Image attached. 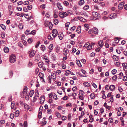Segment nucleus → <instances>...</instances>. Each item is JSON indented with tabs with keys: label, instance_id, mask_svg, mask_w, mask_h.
<instances>
[{
	"label": "nucleus",
	"instance_id": "obj_1",
	"mask_svg": "<svg viewBox=\"0 0 127 127\" xmlns=\"http://www.w3.org/2000/svg\"><path fill=\"white\" fill-rule=\"evenodd\" d=\"M16 57L14 54L10 55L9 58V61L10 63H13L16 61Z\"/></svg>",
	"mask_w": 127,
	"mask_h": 127
},
{
	"label": "nucleus",
	"instance_id": "obj_2",
	"mask_svg": "<svg viewBox=\"0 0 127 127\" xmlns=\"http://www.w3.org/2000/svg\"><path fill=\"white\" fill-rule=\"evenodd\" d=\"M92 15L93 17L94 18V20H95L96 19H98L100 18L98 13L96 12H93Z\"/></svg>",
	"mask_w": 127,
	"mask_h": 127
},
{
	"label": "nucleus",
	"instance_id": "obj_3",
	"mask_svg": "<svg viewBox=\"0 0 127 127\" xmlns=\"http://www.w3.org/2000/svg\"><path fill=\"white\" fill-rule=\"evenodd\" d=\"M84 48L87 47V50H90L92 48V46L91 45H90L89 42L87 43L84 46Z\"/></svg>",
	"mask_w": 127,
	"mask_h": 127
},
{
	"label": "nucleus",
	"instance_id": "obj_4",
	"mask_svg": "<svg viewBox=\"0 0 127 127\" xmlns=\"http://www.w3.org/2000/svg\"><path fill=\"white\" fill-rule=\"evenodd\" d=\"M42 58L43 59L45 60V62L47 64H49L50 61L47 56H46L45 55H43L42 56Z\"/></svg>",
	"mask_w": 127,
	"mask_h": 127
},
{
	"label": "nucleus",
	"instance_id": "obj_5",
	"mask_svg": "<svg viewBox=\"0 0 127 127\" xmlns=\"http://www.w3.org/2000/svg\"><path fill=\"white\" fill-rule=\"evenodd\" d=\"M59 15L61 18H63L66 17L67 15V14L65 12H63L59 13Z\"/></svg>",
	"mask_w": 127,
	"mask_h": 127
},
{
	"label": "nucleus",
	"instance_id": "obj_6",
	"mask_svg": "<svg viewBox=\"0 0 127 127\" xmlns=\"http://www.w3.org/2000/svg\"><path fill=\"white\" fill-rule=\"evenodd\" d=\"M49 96L50 98H51L53 97L55 100H57L58 99L56 95L54 93L49 94Z\"/></svg>",
	"mask_w": 127,
	"mask_h": 127
},
{
	"label": "nucleus",
	"instance_id": "obj_7",
	"mask_svg": "<svg viewBox=\"0 0 127 127\" xmlns=\"http://www.w3.org/2000/svg\"><path fill=\"white\" fill-rule=\"evenodd\" d=\"M35 53V51L34 50H32L29 52V56L30 57L32 58L33 57Z\"/></svg>",
	"mask_w": 127,
	"mask_h": 127
},
{
	"label": "nucleus",
	"instance_id": "obj_8",
	"mask_svg": "<svg viewBox=\"0 0 127 127\" xmlns=\"http://www.w3.org/2000/svg\"><path fill=\"white\" fill-rule=\"evenodd\" d=\"M58 33V31L56 29H53L52 32V34L53 37H55L57 35Z\"/></svg>",
	"mask_w": 127,
	"mask_h": 127
},
{
	"label": "nucleus",
	"instance_id": "obj_9",
	"mask_svg": "<svg viewBox=\"0 0 127 127\" xmlns=\"http://www.w3.org/2000/svg\"><path fill=\"white\" fill-rule=\"evenodd\" d=\"M38 75L41 79V81L43 83H45V81L43 79L44 77V74L42 73H40Z\"/></svg>",
	"mask_w": 127,
	"mask_h": 127
},
{
	"label": "nucleus",
	"instance_id": "obj_10",
	"mask_svg": "<svg viewBox=\"0 0 127 127\" xmlns=\"http://www.w3.org/2000/svg\"><path fill=\"white\" fill-rule=\"evenodd\" d=\"M104 44L102 40H100L99 41L98 43V47L100 48H101L103 46Z\"/></svg>",
	"mask_w": 127,
	"mask_h": 127
},
{
	"label": "nucleus",
	"instance_id": "obj_11",
	"mask_svg": "<svg viewBox=\"0 0 127 127\" xmlns=\"http://www.w3.org/2000/svg\"><path fill=\"white\" fill-rule=\"evenodd\" d=\"M117 15L116 13L111 14L109 16V17L110 19H113L117 17Z\"/></svg>",
	"mask_w": 127,
	"mask_h": 127
},
{
	"label": "nucleus",
	"instance_id": "obj_12",
	"mask_svg": "<svg viewBox=\"0 0 127 127\" xmlns=\"http://www.w3.org/2000/svg\"><path fill=\"white\" fill-rule=\"evenodd\" d=\"M69 52V50L66 48H64L63 50V53L64 55H66Z\"/></svg>",
	"mask_w": 127,
	"mask_h": 127
},
{
	"label": "nucleus",
	"instance_id": "obj_13",
	"mask_svg": "<svg viewBox=\"0 0 127 127\" xmlns=\"http://www.w3.org/2000/svg\"><path fill=\"white\" fill-rule=\"evenodd\" d=\"M57 7L59 9L61 10H63V7L61 4L59 2H58L57 4Z\"/></svg>",
	"mask_w": 127,
	"mask_h": 127
},
{
	"label": "nucleus",
	"instance_id": "obj_14",
	"mask_svg": "<svg viewBox=\"0 0 127 127\" xmlns=\"http://www.w3.org/2000/svg\"><path fill=\"white\" fill-rule=\"evenodd\" d=\"M45 97L44 96H41L40 97V103L42 104L44 103L45 101Z\"/></svg>",
	"mask_w": 127,
	"mask_h": 127
},
{
	"label": "nucleus",
	"instance_id": "obj_15",
	"mask_svg": "<svg viewBox=\"0 0 127 127\" xmlns=\"http://www.w3.org/2000/svg\"><path fill=\"white\" fill-rule=\"evenodd\" d=\"M123 74L122 72L120 73L119 74L117 75L118 79H120L122 78Z\"/></svg>",
	"mask_w": 127,
	"mask_h": 127
},
{
	"label": "nucleus",
	"instance_id": "obj_16",
	"mask_svg": "<svg viewBox=\"0 0 127 127\" xmlns=\"http://www.w3.org/2000/svg\"><path fill=\"white\" fill-rule=\"evenodd\" d=\"M27 87L26 86L24 87L23 90V93L24 94H26L27 93Z\"/></svg>",
	"mask_w": 127,
	"mask_h": 127
},
{
	"label": "nucleus",
	"instance_id": "obj_17",
	"mask_svg": "<svg viewBox=\"0 0 127 127\" xmlns=\"http://www.w3.org/2000/svg\"><path fill=\"white\" fill-rule=\"evenodd\" d=\"M40 59V56L39 54H36L35 57V60L36 61H38Z\"/></svg>",
	"mask_w": 127,
	"mask_h": 127
},
{
	"label": "nucleus",
	"instance_id": "obj_18",
	"mask_svg": "<svg viewBox=\"0 0 127 127\" xmlns=\"http://www.w3.org/2000/svg\"><path fill=\"white\" fill-rule=\"evenodd\" d=\"M123 2H121L120 3L118 6V9H119L120 10L122 9L123 8Z\"/></svg>",
	"mask_w": 127,
	"mask_h": 127
},
{
	"label": "nucleus",
	"instance_id": "obj_19",
	"mask_svg": "<svg viewBox=\"0 0 127 127\" xmlns=\"http://www.w3.org/2000/svg\"><path fill=\"white\" fill-rule=\"evenodd\" d=\"M109 88L110 90L112 91L115 89V87L114 85H111L109 87Z\"/></svg>",
	"mask_w": 127,
	"mask_h": 127
},
{
	"label": "nucleus",
	"instance_id": "obj_20",
	"mask_svg": "<svg viewBox=\"0 0 127 127\" xmlns=\"http://www.w3.org/2000/svg\"><path fill=\"white\" fill-rule=\"evenodd\" d=\"M93 32L95 34H97L98 33V30L96 28H94L93 29Z\"/></svg>",
	"mask_w": 127,
	"mask_h": 127
},
{
	"label": "nucleus",
	"instance_id": "obj_21",
	"mask_svg": "<svg viewBox=\"0 0 127 127\" xmlns=\"http://www.w3.org/2000/svg\"><path fill=\"white\" fill-rule=\"evenodd\" d=\"M53 44H51L49 46L48 48L49 49V52L50 53L52 51V50L53 49Z\"/></svg>",
	"mask_w": 127,
	"mask_h": 127
},
{
	"label": "nucleus",
	"instance_id": "obj_22",
	"mask_svg": "<svg viewBox=\"0 0 127 127\" xmlns=\"http://www.w3.org/2000/svg\"><path fill=\"white\" fill-rule=\"evenodd\" d=\"M14 105L15 104L14 102L12 101L11 102V107L12 109H14V110H15L16 109L14 107Z\"/></svg>",
	"mask_w": 127,
	"mask_h": 127
},
{
	"label": "nucleus",
	"instance_id": "obj_23",
	"mask_svg": "<svg viewBox=\"0 0 127 127\" xmlns=\"http://www.w3.org/2000/svg\"><path fill=\"white\" fill-rule=\"evenodd\" d=\"M77 18L80 21L83 22H85V20L83 18V17L80 16H78L77 17Z\"/></svg>",
	"mask_w": 127,
	"mask_h": 127
},
{
	"label": "nucleus",
	"instance_id": "obj_24",
	"mask_svg": "<svg viewBox=\"0 0 127 127\" xmlns=\"http://www.w3.org/2000/svg\"><path fill=\"white\" fill-rule=\"evenodd\" d=\"M0 43L2 45H5L6 44V42L3 40H1L0 41Z\"/></svg>",
	"mask_w": 127,
	"mask_h": 127
},
{
	"label": "nucleus",
	"instance_id": "obj_25",
	"mask_svg": "<svg viewBox=\"0 0 127 127\" xmlns=\"http://www.w3.org/2000/svg\"><path fill=\"white\" fill-rule=\"evenodd\" d=\"M4 51L6 53H7L9 51V49L6 47H5L3 49Z\"/></svg>",
	"mask_w": 127,
	"mask_h": 127
},
{
	"label": "nucleus",
	"instance_id": "obj_26",
	"mask_svg": "<svg viewBox=\"0 0 127 127\" xmlns=\"http://www.w3.org/2000/svg\"><path fill=\"white\" fill-rule=\"evenodd\" d=\"M83 85L85 87H89L90 86V84L88 82H85L83 83Z\"/></svg>",
	"mask_w": 127,
	"mask_h": 127
},
{
	"label": "nucleus",
	"instance_id": "obj_27",
	"mask_svg": "<svg viewBox=\"0 0 127 127\" xmlns=\"http://www.w3.org/2000/svg\"><path fill=\"white\" fill-rule=\"evenodd\" d=\"M25 107L26 108V107H27L28 110H29L30 111H31L32 110V108L29 105H27V104H25Z\"/></svg>",
	"mask_w": 127,
	"mask_h": 127
},
{
	"label": "nucleus",
	"instance_id": "obj_28",
	"mask_svg": "<svg viewBox=\"0 0 127 127\" xmlns=\"http://www.w3.org/2000/svg\"><path fill=\"white\" fill-rule=\"evenodd\" d=\"M76 63L77 65L79 67H81L82 66V65L81 64V63L80 62V61L79 60H76Z\"/></svg>",
	"mask_w": 127,
	"mask_h": 127
},
{
	"label": "nucleus",
	"instance_id": "obj_29",
	"mask_svg": "<svg viewBox=\"0 0 127 127\" xmlns=\"http://www.w3.org/2000/svg\"><path fill=\"white\" fill-rule=\"evenodd\" d=\"M113 58L114 60L116 61H117L119 60L118 57L116 55H114L113 56Z\"/></svg>",
	"mask_w": 127,
	"mask_h": 127
},
{
	"label": "nucleus",
	"instance_id": "obj_30",
	"mask_svg": "<svg viewBox=\"0 0 127 127\" xmlns=\"http://www.w3.org/2000/svg\"><path fill=\"white\" fill-rule=\"evenodd\" d=\"M41 50L43 51H44L45 50V47L44 45H42L40 47Z\"/></svg>",
	"mask_w": 127,
	"mask_h": 127
},
{
	"label": "nucleus",
	"instance_id": "obj_31",
	"mask_svg": "<svg viewBox=\"0 0 127 127\" xmlns=\"http://www.w3.org/2000/svg\"><path fill=\"white\" fill-rule=\"evenodd\" d=\"M43 63L42 62H39L38 64V65L40 68L43 67Z\"/></svg>",
	"mask_w": 127,
	"mask_h": 127
},
{
	"label": "nucleus",
	"instance_id": "obj_32",
	"mask_svg": "<svg viewBox=\"0 0 127 127\" xmlns=\"http://www.w3.org/2000/svg\"><path fill=\"white\" fill-rule=\"evenodd\" d=\"M58 36L59 39L61 40H62L63 38V35L62 32L60 34H58Z\"/></svg>",
	"mask_w": 127,
	"mask_h": 127
},
{
	"label": "nucleus",
	"instance_id": "obj_33",
	"mask_svg": "<svg viewBox=\"0 0 127 127\" xmlns=\"http://www.w3.org/2000/svg\"><path fill=\"white\" fill-rule=\"evenodd\" d=\"M84 27L86 31H87L89 29V27L88 25L85 24L84 25Z\"/></svg>",
	"mask_w": 127,
	"mask_h": 127
},
{
	"label": "nucleus",
	"instance_id": "obj_34",
	"mask_svg": "<svg viewBox=\"0 0 127 127\" xmlns=\"http://www.w3.org/2000/svg\"><path fill=\"white\" fill-rule=\"evenodd\" d=\"M71 73V71L69 70H66L65 72V75L66 76H67L69 75Z\"/></svg>",
	"mask_w": 127,
	"mask_h": 127
},
{
	"label": "nucleus",
	"instance_id": "obj_35",
	"mask_svg": "<svg viewBox=\"0 0 127 127\" xmlns=\"http://www.w3.org/2000/svg\"><path fill=\"white\" fill-rule=\"evenodd\" d=\"M84 3V0H80L79 2V3L80 5H83Z\"/></svg>",
	"mask_w": 127,
	"mask_h": 127
},
{
	"label": "nucleus",
	"instance_id": "obj_36",
	"mask_svg": "<svg viewBox=\"0 0 127 127\" xmlns=\"http://www.w3.org/2000/svg\"><path fill=\"white\" fill-rule=\"evenodd\" d=\"M81 30L80 29V27H78L76 30V32H77L78 34H79L81 32Z\"/></svg>",
	"mask_w": 127,
	"mask_h": 127
},
{
	"label": "nucleus",
	"instance_id": "obj_37",
	"mask_svg": "<svg viewBox=\"0 0 127 127\" xmlns=\"http://www.w3.org/2000/svg\"><path fill=\"white\" fill-rule=\"evenodd\" d=\"M54 23L55 25H56L58 23V21L57 19H55L54 20Z\"/></svg>",
	"mask_w": 127,
	"mask_h": 127
},
{
	"label": "nucleus",
	"instance_id": "obj_38",
	"mask_svg": "<svg viewBox=\"0 0 127 127\" xmlns=\"http://www.w3.org/2000/svg\"><path fill=\"white\" fill-rule=\"evenodd\" d=\"M23 27V25L22 24H20L19 25V28L20 29H22Z\"/></svg>",
	"mask_w": 127,
	"mask_h": 127
},
{
	"label": "nucleus",
	"instance_id": "obj_39",
	"mask_svg": "<svg viewBox=\"0 0 127 127\" xmlns=\"http://www.w3.org/2000/svg\"><path fill=\"white\" fill-rule=\"evenodd\" d=\"M34 93V91L33 90H31L30 93V95L31 97H32Z\"/></svg>",
	"mask_w": 127,
	"mask_h": 127
},
{
	"label": "nucleus",
	"instance_id": "obj_40",
	"mask_svg": "<svg viewBox=\"0 0 127 127\" xmlns=\"http://www.w3.org/2000/svg\"><path fill=\"white\" fill-rule=\"evenodd\" d=\"M51 76L52 77H53L52 79L53 80H54L56 78V76L55 75V74L54 73H52L51 74Z\"/></svg>",
	"mask_w": 127,
	"mask_h": 127
},
{
	"label": "nucleus",
	"instance_id": "obj_41",
	"mask_svg": "<svg viewBox=\"0 0 127 127\" xmlns=\"http://www.w3.org/2000/svg\"><path fill=\"white\" fill-rule=\"evenodd\" d=\"M76 14L77 15H83V14L84 13H83V12H77Z\"/></svg>",
	"mask_w": 127,
	"mask_h": 127
},
{
	"label": "nucleus",
	"instance_id": "obj_42",
	"mask_svg": "<svg viewBox=\"0 0 127 127\" xmlns=\"http://www.w3.org/2000/svg\"><path fill=\"white\" fill-rule=\"evenodd\" d=\"M117 75H115L114 76L112 77V79L113 81H115L117 79Z\"/></svg>",
	"mask_w": 127,
	"mask_h": 127
},
{
	"label": "nucleus",
	"instance_id": "obj_43",
	"mask_svg": "<svg viewBox=\"0 0 127 127\" xmlns=\"http://www.w3.org/2000/svg\"><path fill=\"white\" fill-rule=\"evenodd\" d=\"M63 4L65 5L66 6H68L69 5L68 2L67 1H64L63 2Z\"/></svg>",
	"mask_w": 127,
	"mask_h": 127
},
{
	"label": "nucleus",
	"instance_id": "obj_44",
	"mask_svg": "<svg viewBox=\"0 0 127 127\" xmlns=\"http://www.w3.org/2000/svg\"><path fill=\"white\" fill-rule=\"evenodd\" d=\"M42 115V112H41L39 111V113L38 114V117L40 119L41 118V116Z\"/></svg>",
	"mask_w": 127,
	"mask_h": 127
},
{
	"label": "nucleus",
	"instance_id": "obj_45",
	"mask_svg": "<svg viewBox=\"0 0 127 127\" xmlns=\"http://www.w3.org/2000/svg\"><path fill=\"white\" fill-rule=\"evenodd\" d=\"M19 114V111L18 110L16 111L15 114V116L17 117L18 116Z\"/></svg>",
	"mask_w": 127,
	"mask_h": 127
},
{
	"label": "nucleus",
	"instance_id": "obj_46",
	"mask_svg": "<svg viewBox=\"0 0 127 127\" xmlns=\"http://www.w3.org/2000/svg\"><path fill=\"white\" fill-rule=\"evenodd\" d=\"M32 65V62H29L28 64V66L29 67H31Z\"/></svg>",
	"mask_w": 127,
	"mask_h": 127
},
{
	"label": "nucleus",
	"instance_id": "obj_47",
	"mask_svg": "<svg viewBox=\"0 0 127 127\" xmlns=\"http://www.w3.org/2000/svg\"><path fill=\"white\" fill-rule=\"evenodd\" d=\"M0 27L3 30H4L5 29V27L3 24H1L0 25Z\"/></svg>",
	"mask_w": 127,
	"mask_h": 127
},
{
	"label": "nucleus",
	"instance_id": "obj_48",
	"mask_svg": "<svg viewBox=\"0 0 127 127\" xmlns=\"http://www.w3.org/2000/svg\"><path fill=\"white\" fill-rule=\"evenodd\" d=\"M121 64V63L119 62H117L116 63L115 65L117 67H119L120 66Z\"/></svg>",
	"mask_w": 127,
	"mask_h": 127
},
{
	"label": "nucleus",
	"instance_id": "obj_49",
	"mask_svg": "<svg viewBox=\"0 0 127 127\" xmlns=\"http://www.w3.org/2000/svg\"><path fill=\"white\" fill-rule=\"evenodd\" d=\"M70 24V23L69 22H67L65 24V26L66 27V29L67 30L68 29V27Z\"/></svg>",
	"mask_w": 127,
	"mask_h": 127
},
{
	"label": "nucleus",
	"instance_id": "obj_50",
	"mask_svg": "<svg viewBox=\"0 0 127 127\" xmlns=\"http://www.w3.org/2000/svg\"><path fill=\"white\" fill-rule=\"evenodd\" d=\"M27 41L29 43H31L32 42V40L31 38H29L27 40Z\"/></svg>",
	"mask_w": 127,
	"mask_h": 127
},
{
	"label": "nucleus",
	"instance_id": "obj_51",
	"mask_svg": "<svg viewBox=\"0 0 127 127\" xmlns=\"http://www.w3.org/2000/svg\"><path fill=\"white\" fill-rule=\"evenodd\" d=\"M117 71V70L116 69H113L111 71L112 74H115L116 73Z\"/></svg>",
	"mask_w": 127,
	"mask_h": 127
},
{
	"label": "nucleus",
	"instance_id": "obj_52",
	"mask_svg": "<svg viewBox=\"0 0 127 127\" xmlns=\"http://www.w3.org/2000/svg\"><path fill=\"white\" fill-rule=\"evenodd\" d=\"M23 125L24 127H27L28 124L27 122L26 121H25Z\"/></svg>",
	"mask_w": 127,
	"mask_h": 127
},
{
	"label": "nucleus",
	"instance_id": "obj_53",
	"mask_svg": "<svg viewBox=\"0 0 127 127\" xmlns=\"http://www.w3.org/2000/svg\"><path fill=\"white\" fill-rule=\"evenodd\" d=\"M90 97L92 99H94L95 97V95L94 93H92L90 95Z\"/></svg>",
	"mask_w": 127,
	"mask_h": 127
},
{
	"label": "nucleus",
	"instance_id": "obj_54",
	"mask_svg": "<svg viewBox=\"0 0 127 127\" xmlns=\"http://www.w3.org/2000/svg\"><path fill=\"white\" fill-rule=\"evenodd\" d=\"M50 76H49L48 78V80L49 82V83H51V78Z\"/></svg>",
	"mask_w": 127,
	"mask_h": 127
},
{
	"label": "nucleus",
	"instance_id": "obj_55",
	"mask_svg": "<svg viewBox=\"0 0 127 127\" xmlns=\"http://www.w3.org/2000/svg\"><path fill=\"white\" fill-rule=\"evenodd\" d=\"M115 41H116V42H115L116 44H117L119 42V40L118 39V38L116 37L115 38Z\"/></svg>",
	"mask_w": 127,
	"mask_h": 127
},
{
	"label": "nucleus",
	"instance_id": "obj_56",
	"mask_svg": "<svg viewBox=\"0 0 127 127\" xmlns=\"http://www.w3.org/2000/svg\"><path fill=\"white\" fill-rule=\"evenodd\" d=\"M89 8V6L88 5H86L84 7V10H86L88 9Z\"/></svg>",
	"mask_w": 127,
	"mask_h": 127
},
{
	"label": "nucleus",
	"instance_id": "obj_57",
	"mask_svg": "<svg viewBox=\"0 0 127 127\" xmlns=\"http://www.w3.org/2000/svg\"><path fill=\"white\" fill-rule=\"evenodd\" d=\"M62 120L64 121L66 120L67 117L65 116H62Z\"/></svg>",
	"mask_w": 127,
	"mask_h": 127
},
{
	"label": "nucleus",
	"instance_id": "obj_58",
	"mask_svg": "<svg viewBox=\"0 0 127 127\" xmlns=\"http://www.w3.org/2000/svg\"><path fill=\"white\" fill-rule=\"evenodd\" d=\"M14 116V115L13 113H11L10 115V117L11 119H13Z\"/></svg>",
	"mask_w": 127,
	"mask_h": 127
},
{
	"label": "nucleus",
	"instance_id": "obj_59",
	"mask_svg": "<svg viewBox=\"0 0 127 127\" xmlns=\"http://www.w3.org/2000/svg\"><path fill=\"white\" fill-rule=\"evenodd\" d=\"M108 121L110 123H112L113 122V119L112 118H109L108 120Z\"/></svg>",
	"mask_w": 127,
	"mask_h": 127
},
{
	"label": "nucleus",
	"instance_id": "obj_60",
	"mask_svg": "<svg viewBox=\"0 0 127 127\" xmlns=\"http://www.w3.org/2000/svg\"><path fill=\"white\" fill-rule=\"evenodd\" d=\"M40 43V42L39 41H38L37 42L36 44L35 45V47L36 48H37L39 46V45Z\"/></svg>",
	"mask_w": 127,
	"mask_h": 127
},
{
	"label": "nucleus",
	"instance_id": "obj_61",
	"mask_svg": "<svg viewBox=\"0 0 127 127\" xmlns=\"http://www.w3.org/2000/svg\"><path fill=\"white\" fill-rule=\"evenodd\" d=\"M77 90V87L76 86H75L73 87L72 88V90L73 92L76 91Z\"/></svg>",
	"mask_w": 127,
	"mask_h": 127
},
{
	"label": "nucleus",
	"instance_id": "obj_62",
	"mask_svg": "<svg viewBox=\"0 0 127 127\" xmlns=\"http://www.w3.org/2000/svg\"><path fill=\"white\" fill-rule=\"evenodd\" d=\"M108 11H105L102 13V14L103 15H105L107 14L108 13Z\"/></svg>",
	"mask_w": 127,
	"mask_h": 127
},
{
	"label": "nucleus",
	"instance_id": "obj_63",
	"mask_svg": "<svg viewBox=\"0 0 127 127\" xmlns=\"http://www.w3.org/2000/svg\"><path fill=\"white\" fill-rule=\"evenodd\" d=\"M11 7L12 6L10 5H8V9L9 10V11H10L11 10Z\"/></svg>",
	"mask_w": 127,
	"mask_h": 127
},
{
	"label": "nucleus",
	"instance_id": "obj_64",
	"mask_svg": "<svg viewBox=\"0 0 127 127\" xmlns=\"http://www.w3.org/2000/svg\"><path fill=\"white\" fill-rule=\"evenodd\" d=\"M48 39L50 40H52L53 39L51 37L50 35H48L47 36Z\"/></svg>",
	"mask_w": 127,
	"mask_h": 127
}]
</instances>
